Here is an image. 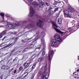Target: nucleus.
<instances>
[{
	"instance_id": "f257e3e1",
	"label": "nucleus",
	"mask_w": 79,
	"mask_h": 79,
	"mask_svg": "<svg viewBox=\"0 0 79 79\" xmlns=\"http://www.w3.org/2000/svg\"><path fill=\"white\" fill-rule=\"evenodd\" d=\"M33 0H29V2L28 4V5L30 6V14L28 15L30 17H32L34 15V9L31 6V5H33L35 8H36L39 5V4L37 2L35 1H34L32 3V1Z\"/></svg>"
},
{
	"instance_id": "f03ea898",
	"label": "nucleus",
	"mask_w": 79,
	"mask_h": 79,
	"mask_svg": "<svg viewBox=\"0 0 79 79\" xmlns=\"http://www.w3.org/2000/svg\"><path fill=\"white\" fill-rule=\"evenodd\" d=\"M19 25H20V22H16L15 23H14L13 24H11L9 23L7 24L6 26V27L8 29H9V28H10V27L15 28V27H16V26H19Z\"/></svg>"
},
{
	"instance_id": "7ed1b4c3",
	"label": "nucleus",
	"mask_w": 79,
	"mask_h": 79,
	"mask_svg": "<svg viewBox=\"0 0 79 79\" xmlns=\"http://www.w3.org/2000/svg\"><path fill=\"white\" fill-rule=\"evenodd\" d=\"M52 24L53 25L52 27H54V29L56 30V31L57 32H58V33H60V34H63V32L61 31L60 30H59L58 29H56L55 27H57V28L58 27V25H57V24L54 22H52Z\"/></svg>"
},
{
	"instance_id": "20e7f679",
	"label": "nucleus",
	"mask_w": 79,
	"mask_h": 79,
	"mask_svg": "<svg viewBox=\"0 0 79 79\" xmlns=\"http://www.w3.org/2000/svg\"><path fill=\"white\" fill-rule=\"evenodd\" d=\"M51 46L54 47H58L59 46V44L55 40H52L51 41Z\"/></svg>"
},
{
	"instance_id": "39448f33",
	"label": "nucleus",
	"mask_w": 79,
	"mask_h": 79,
	"mask_svg": "<svg viewBox=\"0 0 79 79\" xmlns=\"http://www.w3.org/2000/svg\"><path fill=\"white\" fill-rule=\"evenodd\" d=\"M54 54V51L53 50H51L49 51V53L48 57H49V60L50 62H51V60L52 57H53V55Z\"/></svg>"
},
{
	"instance_id": "423d86ee",
	"label": "nucleus",
	"mask_w": 79,
	"mask_h": 79,
	"mask_svg": "<svg viewBox=\"0 0 79 79\" xmlns=\"http://www.w3.org/2000/svg\"><path fill=\"white\" fill-rule=\"evenodd\" d=\"M45 32H44V31H43L41 34V40L42 42V44H43L44 43H45V40H44V37H45Z\"/></svg>"
},
{
	"instance_id": "0eeeda50",
	"label": "nucleus",
	"mask_w": 79,
	"mask_h": 79,
	"mask_svg": "<svg viewBox=\"0 0 79 79\" xmlns=\"http://www.w3.org/2000/svg\"><path fill=\"white\" fill-rule=\"evenodd\" d=\"M64 16L65 17H67L69 18L71 16V15L69 14V11L67 9H66L64 11Z\"/></svg>"
},
{
	"instance_id": "6e6552de",
	"label": "nucleus",
	"mask_w": 79,
	"mask_h": 79,
	"mask_svg": "<svg viewBox=\"0 0 79 79\" xmlns=\"http://www.w3.org/2000/svg\"><path fill=\"white\" fill-rule=\"evenodd\" d=\"M54 38L57 41H58L59 42L61 41V39L60 35H55L54 36Z\"/></svg>"
},
{
	"instance_id": "1a4fd4ad",
	"label": "nucleus",
	"mask_w": 79,
	"mask_h": 79,
	"mask_svg": "<svg viewBox=\"0 0 79 79\" xmlns=\"http://www.w3.org/2000/svg\"><path fill=\"white\" fill-rule=\"evenodd\" d=\"M27 74H28V73L27 74V73H25L22 75V77H18L17 79H23V78H24V77H27Z\"/></svg>"
},
{
	"instance_id": "9d476101",
	"label": "nucleus",
	"mask_w": 79,
	"mask_h": 79,
	"mask_svg": "<svg viewBox=\"0 0 79 79\" xmlns=\"http://www.w3.org/2000/svg\"><path fill=\"white\" fill-rule=\"evenodd\" d=\"M68 8L69 10L70 11L71 13H74V12H75V11H76L75 10H74V8L71 7H68Z\"/></svg>"
},
{
	"instance_id": "9b49d317",
	"label": "nucleus",
	"mask_w": 79,
	"mask_h": 79,
	"mask_svg": "<svg viewBox=\"0 0 79 79\" xmlns=\"http://www.w3.org/2000/svg\"><path fill=\"white\" fill-rule=\"evenodd\" d=\"M44 22L40 20V27L41 28H43L44 27Z\"/></svg>"
},
{
	"instance_id": "f8f14e48",
	"label": "nucleus",
	"mask_w": 79,
	"mask_h": 79,
	"mask_svg": "<svg viewBox=\"0 0 79 79\" xmlns=\"http://www.w3.org/2000/svg\"><path fill=\"white\" fill-rule=\"evenodd\" d=\"M6 30L3 31L2 33V34L0 35V39L3 37V35H5V34H6Z\"/></svg>"
},
{
	"instance_id": "ddd939ff",
	"label": "nucleus",
	"mask_w": 79,
	"mask_h": 79,
	"mask_svg": "<svg viewBox=\"0 0 79 79\" xmlns=\"http://www.w3.org/2000/svg\"><path fill=\"white\" fill-rule=\"evenodd\" d=\"M13 42H15V41H13V40H12L10 42V44L5 47V48H7V47H9L11 45H12V44H13Z\"/></svg>"
},
{
	"instance_id": "4468645a",
	"label": "nucleus",
	"mask_w": 79,
	"mask_h": 79,
	"mask_svg": "<svg viewBox=\"0 0 79 79\" xmlns=\"http://www.w3.org/2000/svg\"><path fill=\"white\" fill-rule=\"evenodd\" d=\"M31 27H34L33 24H29L27 25V28H28V29H30V28H31Z\"/></svg>"
},
{
	"instance_id": "2eb2a0df",
	"label": "nucleus",
	"mask_w": 79,
	"mask_h": 79,
	"mask_svg": "<svg viewBox=\"0 0 79 79\" xmlns=\"http://www.w3.org/2000/svg\"><path fill=\"white\" fill-rule=\"evenodd\" d=\"M41 52H42V56H44V55H45V49L44 48L42 50Z\"/></svg>"
},
{
	"instance_id": "dca6fc26",
	"label": "nucleus",
	"mask_w": 79,
	"mask_h": 79,
	"mask_svg": "<svg viewBox=\"0 0 79 79\" xmlns=\"http://www.w3.org/2000/svg\"><path fill=\"white\" fill-rule=\"evenodd\" d=\"M30 64V63H26L23 64V66H25V67H29V66Z\"/></svg>"
},
{
	"instance_id": "f3484780",
	"label": "nucleus",
	"mask_w": 79,
	"mask_h": 79,
	"mask_svg": "<svg viewBox=\"0 0 79 79\" xmlns=\"http://www.w3.org/2000/svg\"><path fill=\"white\" fill-rule=\"evenodd\" d=\"M0 15L1 16H2V19H4V16H5V13L3 12H1L0 13Z\"/></svg>"
},
{
	"instance_id": "a211bd4d",
	"label": "nucleus",
	"mask_w": 79,
	"mask_h": 79,
	"mask_svg": "<svg viewBox=\"0 0 79 79\" xmlns=\"http://www.w3.org/2000/svg\"><path fill=\"white\" fill-rule=\"evenodd\" d=\"M46 75V74L45 73V72L43 73V74L42 75V76L41 77V78L42 79H44V77H45V75Z\"/></svg>"
},
{
	"instance_id": "6ab92c4d",
	"label": "nucleus",
	"mask_w": 79,
	"mask_h": 79,
	"mask_svg": "<svg viewBox=\"0 0 79 79\" xmlns=\"http://www.w3.org/2000/svg\"><path fill=\"white\" fill-rule=\"evenodd\" d=\"M58 22L60 24L62 22V19L61 18H59L58 19Z\"/></svg>"
},
{
	"instance_id": "aec40b11",
	"label": "nucleus",
	"mask_w": 79,
	"mask_h": 79,
	"mask_svg": "<svg viewBox=\"0 0 79 79\" xmlns=\"http://www.w3.org/2000/svg\"><path fill=\"white\" fill-rule=\"evenodd\" d=\"M39 39V37L38 36H36L35 38L33 40L32 42H35L36 40Z\"/></svg>"
},
{
	"instance_id": "412c9836",
	"label": "nucleus",
	"mask_w": 79,
	"mask_h": 79,
	"mask_svg": "<svg viewBox=\"0 0 79 79\" xmlns=\"http://www.w3.org/2000/svg\"><path fill=\"white\" fill-rule=\"evenodd\" d=\"M37 25L38 27H40V20H39L37 22Z\"/></svg>"
},
{
	"instance_id": "4be33fe9",
	"label": "nucleus",
	"mask_w": 79,
	"mask_h": 79,
	"mask_svg": "<svg viewBox=\"0 0 79 79\" xmlns=\"http://www.w3.org/2000/svg\"><path fill=\"white\" fill-rule=\"evenodd\" d=\"M58 3H59L58 2L55 1L54 3V5H56L58 4Z\"/></svg>"
},
{
	"instance_id": "5701e85b",
	"label": "nucleus",
	"mask_w": 79,
	"mask_h": 79,
	"mask_svg": "<svg viewBox=\"0 0 79 79\" xmlns=\"http://www.w3.org/2000/svg\"><path fill=\"white\" fill-rule=\"evenodd\" d=\"M59 9V7H57V8H55V10H54V11L55 12H56V11H58V9Z\"/></svg>"
},
{
	"instance_id": "b1692460",
	"label": "nucleus",
	"mask_w": 79,
	"mask_h": 79,
	"mask_svg": "<svg viewBox=\"0 0 79 79\" xmlns=\"http://www.w3.org/2000/svg\"><path fill=\"white\" fill-rule=\"evenodd\" d=\"M5 65H3L2 66V67H1V69H5Z\"/></svg>"
},
{
	"instance_id": "393cba45",
	"label": "nucleus",
	"mask_w": 79,
	"mask_h": 79,
	"mask_svg": "<svg viewBox=\"0 0 79 79\" xmlns=\"http://www.w3.org/2000/svg\"><path fill=\"white\" fill-rule=\"evenodd\" d=\"M14 69V68H12L9 71V73H11V71H12Z\"/></svg>"
},
{
	"instance_id": "a878e982",
	"label": "nucleus",
	"mask_w": 79,
	"mask_h": 79,
	"mask_svg": "<svg viewBox=\"0 0 79 79\" xmlns=\"http://www.w3.org/2000/svg\"><path fill=\"white\" fill-rule=\"evenodd\" d=\"M8 68H9V67H7V66L5 65V69H6V70H8Z\"/></svg>"
},
{
	"instance_id": "bb28decb",
	"label": "nucleus",
	"mask_w": 79,
	"mask_h": 79,
	"mask_svg": "<svg viewBox=\"0 0 79 79\" xmlns=\"http://www.w3.org/2000/svg\"><path fill=\"white\" fill-rule=\"evenodd\" d=\"M17 60L16 59H15L14 60H13V62H14V63H16V61H17Z\"/></svg>"
},
{
	"instance_id": "cd10ccee",
	"label": "nucleus",
	"mask_w": 79,
	"mask_h": 79,
	"mask_svg": "<svg viewBox=\"0 0 79 79\" xmlns=\"http://www.w3.org/2000/svg\"><path fill=\"white\" fill-rule=\"evenodd\" d=\"M49 15H53V12L52 11H50L49 14Z\"/></svg>"
},
{
	"instance_id": "c85d7f7f",
	"label": "nucleus",
	"mask_w": 79,
	"mask_h": 79,
	"mask_svg": "<svg viewBox=\"0 0 79 79\" xmlns=\"http://www.w3.org/2000/svg\"><path fill=\"white\" fill-rule=\"evenodd\" d=\"M44 60V58H43V57H41L40 58V62L41 61H43V60Z\"/></svg>"
},
{
	"instance_id": "c756f323",
	"label": "nucleus",
	"mask_w": 79,
	"mask_h": 79,
	"mask_svg": "<svg viewBox=\"0 0 79 79\" xmlns=\"http://www.w3.org/2000/svg\"><path fill=\"white\" fill-rule=\"evenodd\" d=\"M35 65H33L32 67V69H34L35 68Z\"/></svg>"
},
{
	"instance_id": "7c9ffc66",
	"label": "nucleus",
	"mask_w": 79,
	"mask_h": 79,
	"mask_svg": "<svg viewBox=\"0 0 79 79\" xmlns=\"http://www.w3.org/2000/svg\"><path fill=\"white\" fill-rule=\"evenodd\" d=\"M22 69H23V67H19V70H20V71H21V70H22Z\"/></svg>"
},
{
	"instance_id": "2f4dec72",
	"label": "nucleus",
	"mask_w": 79,
	"mask_h": 79,
	"mask_svg": "<svg viewBox=\"0 0 79 79\" xmlns=\"http://www.w3.org/2000/svg\"><path fill=\"white\" fill-rule=\"evenodd\" d=\"M46 5L47 6H49V5H50V4L47 2L46 3Z\"/></svg>"
},
{
	"instance_id": "473e14b6",
	"label": "nucleus",
	"mask_w": 79,
	"mask_h": 79,
	"mask_svg": "<svg viewBox=\"0 0 79 79\" xmlns=\"http://www.w3.org/2000/svg\"><path fill=\"white\" fill-rule=\"evenodd\" d=\"M44 68H45V67L43 66V67L41 68V69H42V70H44Z\"/></svg>"
},
{
	"instance_id": "72a5a7b5",
	"label": "nucleus",
	"mask_w": 79,
	"mask_h": 79,
	"mask_svg": "<svg viewBox=\"0 0 79 79\" xmlns=\"http://www.w3.org/2000/svg\"><path fill=\"white\" fill-rule=\"evenodd\" d=\"M16 71H17V70L15 69V71H14V74H15V73H16Z\"/></svg>"
},
{
	"instance_id": "f704fd0d",
	"label": "nucleus",
	"mask_w": 79,
	"mask_h": 79,
	"mask_svg": "<svg viewBox=\"0 0 79 79\" xmlns=\"http://www.w3.org/2000/svg\"><path fill=\"white\" fill-rule=\"evenodd\" d=\"M47 64H46L45 66V68L46 69L47 68Z\"/></svg>"
},
{
	"instance_id": "c9c22d12",
	"label": "nucleus",
	"mask_w": 79,
	"mask_h": 79,
	"mask_svg": "<svg viewBox=\"0 0 79 79\" xmlns=\"http://www.w3.org/2000/svg\"><path fill=\"white\" fill-rule=\"evenodd\" d=\"M6 38V36L4 37V38H3L2 39V40H3L4 39H5Z\"/></svg>"
},
{
	"instance_id": "e433bc0d",
	"label": "nucleus",
	"mask_w": 79,
	"mask_h": 79,
	"mask_svg": "<svg viewBox=\"0 0 79 79\" xmlns=\"http://www.w3.org/2000/svg\"><path fill=\"white\" fill-rule=\"evenodd\" d=\"M42 3H41V4H42V5L43 6V5H44V2H41Z\"/></svg>"
},
{
	"instance_id": "4c0bfd02",
	"label": "nucleus",
	"mask_w": 79,
	"mask_h": 79,
	"mask_svg": "<svg viewBox=\"0 0 79 79\" xmlns=\"http://www.w3.org/2000/svg\"><path fill=\"white\" fill-rule=\"evenodd\" d=\"M44 0L46 1V2H47V1H48V0Z\"/></svg>"
},
{
	"instance_id": "58836bf2",
	"label": "nucleus",
	"mask_w": 79,
	"mask_h": 79,
	"mask_svg": "<svg viewBox=\"0 0 79 79\" xmlns=\"http://www.w3.org/2000/svg\"><path fill=\"white\" fill-rule=\"evenodd\" d=\"M77 72H79V69L77 70Z\"/></svg>"
},
{
	"instance_id": "ea45409f",
	"label": "nucleus",
	"mask_w": 79,
	"mask_h": 79,
	"mask_svg": "<svg viewBox=\"0 0 79 79\" xmlns=\"http://www.w3.org/2000/svg\"><path fill=\"white\" fill-rule=\"evenodd\" d=\"M1 19H2V18L0 16V20L1 19Z\"/></svg>"
},
{
	"instance_id": "a19ab883",
	"label": "nucleus",
	"mask_w": 79,
	"mask_h": 79,
	"mask_svg": "<svg viewBox=\"0 0 79 79\" xmlns=\"http://www.w3.org/2000/svg\"><path fill=\"white\" fill-rule=\"evenodd\" d=\"M0 79H2V77H0Z\"/></svg>"
},
{
	"instance_id": "79ce46f5",
	"label": "nucleus",
	"mask_w": 79,
	"mask_h": 79,
	"mask_svg": "<svg viewBox=\"0 0 79 79\" xmlns=\"http://www.w3.org/2000/svg\"><path fill=\"white\" fill-rule=\"evenodd\" d=\"M27 48H26L24 50L26 51L27 50Z\"/></svg>"
},
{
	"instance_id": "37998d69",
	"label": "nucleus",
	"mask_w": 79,
	"mask_h": 79,
	"mask_svg": "<svg viewBox=\"0 0 79 79\" xmlns=\"http://www.w3.org/2000/svg\"><path fill=\"white\" fill-rule=\"evenodd\" d=\"M79 77H77V79H79Z\"/></svg>"
},
{
	"instance_id": "c03bdc74",
	"label": "nucleus",
	"mask_w": 79,
	"mask_h": 79,
	"mask_svg": "<svg viewBox=\"0 0 79 79\" xmlns=\"http://www.w3.org/2000/svg\"><path fill=\"white\" fill-rule=\"evenodd\" d=\"M74 78H76V77H74Z\"/></svg>"
},
{
	"instance_id": "a18cd8bd",
	"label": "nucleus",
	"mask_w": 79,
	"mask_h": 79,
	"mask_svg": "<svg viewBox=\"0 0 79 79\" xmlns=\"http://www.w3.org/2000/svg\"><path fill=\"white\" fill-rule=\"evenodd\" d=\"M48 72H47L46 74H48Z\"/></svg>"
},
{
	"instance_id": "49530a36",
	"label": "nucleus",
	"mask_w": 79,
	"mask_h": 79,
	"mask_svg": "<svg viewBox=\"0 0 79 79\" xmlns=\"http://www.w3.org/2000/svg\"><path fill=\"white\" fill-rule=\"evenodd\" d=\"M23 23H24V21H23Z\"/></svg>"
},
{
	"instance_id": "de8ad7c7",
	"label": "nucleus",
	"mask_w": 79,
	"mask_h": 79,
	"mask_svg": "<svg viewBox=\"0 0 79 79\" xmlns=\"http://www.w3.org/2000/svg\"><path fill=\"white\" fill-rule=\"evenodd\" d=\"M15 42L13 44H15Z\"/></svg>"
},
{
	"instance_id": "09e8293b",
	"label": "nucleus",
	"mask_w": 79,
	"mask_h": 79,
	"mask_svg": "<svg viewBox=\"0 0 79 79\" xmlns=\"http://www.w3.org/2000/svg\"><path fill=\"white\" fill-rule=\"evenodd\" d=\"M49 76V75L48 74V77Z\"/></svg>"
},
{
	"instance_id": "8fccbe9b",
	"label": "nucleus",
	"mask_w": 79,
	"mask_h": 79,
	"mask_svg": "<svg viewBox=\"0 0 79 79\" xmlns=\"http://www.w3.org/2000/svg\"><path fill=\"white\" fill-rule=\"evenodd\" d=\"M33 45V44H31V45Z\"/></svg>"
},
{
	"instance_id": "3c124183",
	"label": "nucleus",
	"mask_w": 79,
	"mask_h": 79,
	"mask_svg": "<svg viewBox=\"0 0 79 79\" xmlns=\"http://www.w3.org/2000/svg\"><path fill=\"white\" fill-rule=\"evenodd\" d=\"M39 59H40V58H39Z\"/></svg>"
},
{
	"instance_id": "603ef678",
	"label": "nucleus",
	"mask_w": 79,
	"mask_h": 79,
	"mask_svg": "<svg viewBox=\"0 0 79 79\" xmlns=\"http://www.w3.org/2000/svg\"><path fill=\"white\" fill-rule=\"evenodd\" d=\"M73 74H74V73H73Z\"/></svg>"
},
{
	"instance_id": "864d4df0",
	"label": "nucleus",
	"mask_w": 79,
	"mask_h": 79,
	"mask_svg": "<svg viewBox=\"0 0 79 79\" xmlns=\"http://www.w3.org/2000/svg\"><path fill=\"white\" fill-rule=\"evenodd\" d=\"M75 75H76V74H75Z\"/></svg>"
},
{
	"instance_id": "5fc2aeb1",
	"label": "nucleus",
	"mask_w": 79,
	"mask_h": 79,
	"mask_svg": "<svg viewBox=\"0 0 79 79\" xmlns=\"http://www.w3.org/2000/svg\"><path fill=\"white\" fill-rule=\"evenodd\" d=\"M78 60H79V58H78Z\"/></svg>"
}]
</instances>
